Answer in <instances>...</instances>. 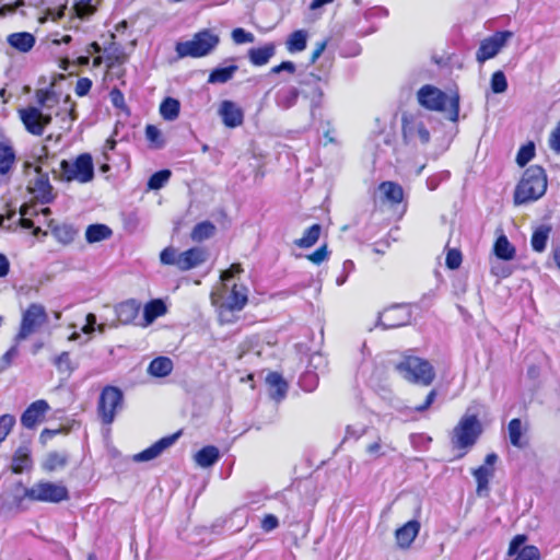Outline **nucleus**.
I'll return each mask as SVG.
<instances>
[{"instance_id": "37", "label": "nucleus", "mask_w": 560, "mask_h": 560, "mask_svg": "<svg viewBox=\"0 0 560 560\" xmlns=\"http://www.w3.org/2000/svg\"><path fill=\"white\" fill-rule=\"evenodd\" d=\"M173 370V362L167 357H158L153 359L148 368L151 375L156 377H165L171 374Z\"/></svg>"}, {"instance_id": "51", "label": "nucleus", "mask_w": 560, "mask_h": 560, "mask_svg": "<svg viewBox=\"0 0 560 560\" xmlns=\"http://www.w3.org/2000/svg\"><path fill=\"white\" fill-rule=\"evenodd\" d=\"M329 255H330V252L328 250V245H327V243H324L316 250L308 254L306 256V259L308 261H311L312 264L318 266V265L323 264L324 261L328 260Z\"/></svg>"}, {"instance_id": "53", "label": "nucleus", "mask_w": 560, "mask_h": 560, "mask_svg": "<svg viewBox=\"0 0 560 560\" xmlns=\"http://www.w3.org/2000/svg\"><path fill=\"white\" fill-rule=\"evenodd\" d=\"M463 261L462 252L457 248H451L446 253L445 265L448 269L455 270L460 267Z\"/></svg>"}, {"instance_id": "38", "label": "nucleus", "mask_w": 560, "mask_h": 560, "mask_svg": "<svg viewBox=\"0 0 560 560\" xmlns=\"http://www.w3.org/2000/svg\"><path fill=\"white\" fill-rule=\"evenodd\" d=\"M508 433L509 441L513 446L523 448L526 445V441L523 440L524 430L521 419L514 418L510 420L508 424Z\"/></svg>"}, {"instance_id": "14", "label": "nucleus", "mask_w": 560, "mask_h": 560, "mask_svg": "<svg viewBox=\"0 0 560 560\" xmlns=\"http://www.w3.org/2000/svg\"><path fill=\"white\" fill-rule=\"evenodd\" d=\"M19 114L26 131L33 136L40 137L51 122L50 115L43 114L39 108L34 106L22 108Z\"/></svg>"}, {"instance_id": "43", "label": "nucleus", "mask_w": 560, "mask_h": 560, "mask_svg": "<svg viewBox=\"0 0 560 560\" xmlns=\"http://www.w3.org/2000/svg\"><path fill=\"white\" fill-rule=\"evenodd\" d=\"M112 230L105 224H91L85 231V238L89 243H96L109 238Z\"/></svg>"}, {"instance_id": "2", "label": "nucleus", "mask_w": 560, "mask_h": 560, "mask_svg": "<svg viewBox=\"0 0 560 560\" xmlns=\"http://www.w3.org/2000/svg\"><path fill=\"white\" fill-rule=\"evenodd\" d=\"M547 174L542 166L527 167L514 190V205H524L541 198L547 190Z\"/></svg>"}, {"instance_id": "62", "label": "nucleus", "mask_w": 560, "mask_h": 560, "mask_svg": "<svg viewBox=\"0 0 560 560\" xmlns=\"http://www.w3.org/2000/svg\"><path fill=\"white\" fill-rule=\"evenodd\" d=\"M365 451L368 454H370L374 458H378V457L385 455V452L383 451L382 439L378 436L376 441H374L373 443H370L366 446Z\"/></svg>"}, {"instance_id": "15", "label": "nucleus", "mask_w": 560, "mask_h": 560, "mask_svg": "<svg viewBox=\"0 0 560 560\" xmlns=\"http://www.w3.org/2000/svg\"><path fill=\"white\" fill-rule=\"evenodd\" d=\"M497 462L498 455L493 452L489 453L486 455L483 464L471 471L476 479V492L478 495H487L489 493V482L494 476Z\"/></svg>"}, {"instance_id": "40", "label": "nucleus", "mask_w": 560, "mask_h": 560, "mask_svg": "<svg viewBox=\"0 0 560 560\" xmlns=\"http://www.w3.org/2000/svg\"><path fill=\"white\" fill-rule=\"evenodd\" d=\"M550 232L551 228L549 225H540L533 232L530 245L535 252L541 253L546 249Z\"/></svg>"}, {"instance_id": "18", "label": "nucleus", "mask_w": 560, "mask_h": 560, "mask_svg": "<svg viewBox=\"0 0 560 560\" xmlns=\"http://www.w3.org/2000/svg\"><path fill=\"white\" fill-rule=\"evenodd\" d=\"M218 114L226 128L234 129L244 122V110L233 101L223 100L219 105Z\"/></svg>"}, {"instance_id": "27", "label": "nucleus", "mask_w": 560, "mask_h": 560, "mask_svg": "<svg viewBox=\"0 0 560 560\" xmlns=\"http://www.w3.org/2000/svg\"><path fill=\"white\" fill-rule=\"evenodd\" d=\"M140 311V303L136 300L120 302L116 308V316L119 323L128 325L135 322Z\"/></svg>"}, {"instance_id": "35", "label": "nucleus", "mask_w": 560, "mask_h": 560, "mask_svg": "<svg viewBox=\"0 0 560 560\" xmlns=\"http://www.w3.org/2000/svg\"><path fill=\"white\" fill-rule=\"evenodd\" d=\"M494 255L502 260H512L515 257V247L510 243L505 235H500L493 245Z\"/></svg>"}, {"instance_id": "31", "label": "nucleus", "mask_w": 560, "mask_h": 560, "mask_svg": "<svg viewBox=\"0 0 560 560\" xmlns=\"http://www.w3.org/2000/svg\"><path fill=\"white\" fill-rule=\"evenodd\" d=\"M220 458V452L214 445H207L199 450L195 455V462L203 468L211 467Z\"/></svg>"}, {"instance_id": "48", "label": "nucleus", "mask_w": 560, "mask_h": 560, "mask_svg": "<svg viewBox=\"0 0 560 560\" xmlns=\"http://www.w3.org/2000/svg\"><path fill=\"white\" fill-rule=\"evenodd\" d=\"M145 137L154 149H161L165 144L160 129L154 125H148L145 127Z\"/></svg>"}, {"instance_id": "13", "label": "nucleus", "mask_w": 560, "mask_h": 560, "mask_svg": "<svg viewBox=\"0 0 560 560\" xmlns=\"http://www.w3.org/2000/svg\"><path fill=\"white\" fill-rule=\"evenodd\" d=\"M35 173L36 176L27 185L28 192L43 205L51 203L56 198V194L54 192L48 174L43 172L39 166L35 167Z\"/></svg>"}, {"instance_id": "60", "label": "nucleus", "mask_w": 560, "mask_h": 560, "mask_svg": "<svg viewBox=\"0 0 560 560\" xmlns=\"http://www.w3.org/2000/svg\"><path fill=\"white\" fill-rule=\"evenodd\" d=\"M279 526V520L273 514H266L261 518L260 527L264 532L269 533Z\"/></svg>"}, {"instance_id": "44", "label": "nucleus", "mask_w": 560, "mask_h": 560, "mask_svg": "<svg viewBox=\"0 0 560 560\" xmlns=\"http://www.w3.org/2000/svg\"><path fill=\"white\" fill-rule=\"evenodd\" d=\"M307 34L303 30L294 31L287 40V49L290 52H299L306 48Z\"/></svg>"}, {"instance_id": "61", "label": "nucleus", "mask_w": 560, "mask_h": 560, "mask_svg": "<svg viewBox=\"0 0 560 560\" xmlns=\"http://www.w3.org/2000/svg\"><path fill=\"white\" fill-rule=\"evenodd\" d=\"M436 396H438L436 389H434V388L431 389L428 393L424 401L422 404L418 405V406H415L413 410L416 412H424V411H427L432 406V404L434 402Z\"/></svg>"}, {"instance_id": "32", "label": "nucleus", "mask_w": 560, "mask_h": 560, "mask_svg": "<svg viewBox=\"0 0 560 560\" xmlns=\"http://www.w3.org/2000/svg\"><path fill=\"white\" fill-rule=\"evenodd\" d=\"M32 457L27 447H19L12 457L11 470L14 474H22L31 468Z\"/></svg>"}, {"instance_id": "22", "label": "nucleus", "mask_w": 560, "mask_h": 560, "mask_svg": "<svg viewBox=\"0 0 560 560\" xmlns=\"http://www.w3.org/2000/svg\"><path fill=\"white\" fill-rule=\"evenodd\" d=\"M402 135L405 138L418 136L420 141L425 144L430 141V132L423 121L418 120L412 115H405L401 120Z\"/></svg>"}, {"instance_id": "36", "label": "nucleus", "mask_w": 560, "mask_h": 560, "mask_svg": "<svg viewBox=\"0 0 560 560\" xmlns=\"http://www.w3.org/2000/svg\"><path fill=\"white\" fill-rule=\"evenodd\" d=\"M167 312L165 303L160 300L149 301L143 308V317L147 325L153 323L158 317L163 316Z\"/></svg>"}, {"instance_id": "45", "label": "nucleus", "mask_w": 560, "mask_h": 560, "mask_svg": "<svg viewBox=\"0 0 560 560\" xmlns=\"http://www.w3.org/2000/svg\"><path fill=\"white\" fill-rule=\"evenodd\" d=\"M54 364L60 373L71 374L75 370L70 353L62 351L59 355L54 359Z\"/></svg>"}, {"instance_id": "23", "label": "nucleus", "mask_w": 560, "mask_h": 560, "mask_svg": "<svg viewBox=\"0 0 560 560\" xmlns=\"http://www.w3.org/2000/svg\"><path fill=\"white\" fill-rule=\"evenodd\" d=\"M381 192V200L390 207H396L402 202L405 192L400 184L393 180H384L377 187Z\"/></svg>"}, {"instance_id": "41", "label": "nucleus", "mask_w": 560, "mask_h": 560, "mask_svg": "<svg viewBox=\"0 0 560 560\" xmlns=\"http://www.w3.org/2000/svg\"><path fill=\"white\" fill-rule=\"evenodd\" d=\"M180 103L174 97H165L160 105L161 116L168 121L175 120L179 116Z\"/></svg>"}, {"instance_id": "4", "label": "nucleus", "mask_w": 560, "mask_h": 560, "mask_svg": "<svg viewBox=\"0 0 560 560\" xmlns=\"http://www.w3.org/2000/svg\"><path fill=\"white\" fill-rule=\"evenodd\" d=\"M220 37L210 28L195 33L189 40L177 42L176 55L179 58H202L210 55L219 45Z\"/></svg>"}, {"instance_id": "64", "label": "nucleus", "mask_w": 560, "mask_h": 560, "mask_svg": "<svg viewBox=\"0 0 560 560\" xmlns=\"http://www.w3.org/2000/svg\"><path fill=\"white\" fill-rule=\"evenodd\" d=\"M24 5L23 0H16L13 3H7L0 7V18H4L9 14H12L15 12V10L20 7Z\"/></svg>"}, {"instance_id": "7", "label": "nucleus", "mask_w": 560, "mask_h": 560, "mask_svg": "<svg viewBox=\"0 0 560 560\" xmlns=\"http://www.w3.org/2000/svg\"><path fill=\"white\" fill-rule=\"evenodd\" d=\"M419 104L432 112H444L447 103L451 106L450 119L457 121L459 114V100L458 96L448 97L447 94L433 85H423L418 91Z\"/></svg>"}, {"instance_id": "56", "label": "nucleus", "mask_w": 560, "mask_h": 560, "mask_svg": "<svg viewBox=\"0 0 560 560\" xmlns=\"http://www.w3.org/2000/svg\"><path fill=\"white\" fill-rule=\"evenodd\" d=\"M300 95V91L296 88L289 89L285 94L281 97L280 104L284 108H290L295 105Z\"/></svg>"}, {"instance_id": "24", "label": "nucleus", "mask_w": 560, "mask_h": 560, "mask_svg": "<svg viewBox=\"0 0 560 560\" xmlns=\"http://www.w3.org/2000/svg\"><path fill=\"white\" fill-rule=\"evenodd\" d=\"M322 80L319 77L311 74L307 79L302 81L303 95L311 102L313 108L322 106L324 92L320 84Z\"/></svg>"}, {"instance_id": "55", "label": "nucleus", "mask_w": 560, "mask_h": 560, "mask_svg": "<svg viewBox=\"0 0 560 560\" xmlns=\"http://www.w3.org/2000/svg\"><path fill=\"white\" fill-rule=\"evenodd\" d=\"M232 39L235 44L253 43L255 37L252 33L245 31L242 27H236L231 33Z\"/></svg>"}, {"instance_id": "8", "label": "nucleus", "mask_w": 560, "mask_h": 560, "mask_svg": "<svg viewBox=\"0 0 560 560\" xmlns=\"http://www.w3.org/2000/svg\"><path fill=\"white\" fill-rule=\"evenodd\" d=\"M124 393L114 385H105L98 396L96 412L104 425H110L124 407Z\"/></svg>"}, {"instance_id": "54", "label": "nucleus", "mask_w": 560, "mask_h": 560, "mask_svg": "<svg viewBox=\"0 0 560 560\" xmlns=\"http://www.w3.org/2000/svg\"><path fill=\"white\" fill-rule=\"evenodd\" d=\"M21 219L20 224L23 229H33V235L37 236L40 233L39 226H34V222L32 219L26 218L27 214H30V207L24 205L20 209Z\"/></svg>"}, {"instance_id": "11", "label": "nucleus", "mask_w": 560, "mask_h": 560, "mask_svg": "<svg viewBox=\"0 0 560 560\" xmlns=\"http://www.w3.org/2000/svg\"><path fill=\"white\" fill-rule=\"evenodd\" d=\"M412 306L410 303H397L385 307L380 314L377 322L386 329L397 328L410 323Z\"/></svg>"}, {"instance_id": "19", "label": "nucleus", "mask_w": 560, "mask_h": 560, "mask_svg": "<svg viewBox=\"0 0 560 560\" xmlns=\"http://www.w3.org/2000/svg\"><path fill=\"white\" fill-rule=\"evenodd\" d=\"M182 435V431H177L174 434L164 436L147 447L145 450L141 451L140 453L136 454L133 456V459L136 462H148L156 458L162 454L163 451L172 446L176 440Z\"/></svg>"}, {"instance_id": "42", "label": "nucleus", "mask_w": 560, "mask_h": 560, "mask_svg": "<svg viewBox=\"0 0 560 560\" xmlns=\"http://www.w3.org/2000/svg\"><path fill=\"white\" fill-rule=\"evenodd\" d=\"M215 233V225L206 220L197 223L191 230L190 237L194 242H202L210 238Z\"/></svg>"}, {"instance_id": "59", "label": "nucleus", "mask_w": 560, "mask_h": 560, "mask_svg": "<svg viewBox=\"0 0 560 560\" xmlns=\"http://www.w3.org/2000/svg\"><path fill=\"white\" fill-rule=\"evenodd\" d=\"M109 98H110L113 106H115L116 108H119L122 110L127 109L124 93L118 88L112 89V91L109 92Z\"/></svg>"}, {"instance_id": "50", "label": "nucleus", "mask_w": 560, "mask_h": 560, "mask_svg": "<svg viewBox=\"0 0 560 560\" xmlns=\"http://www.w3.org/2000/svg\"><path fill=\"white\" fill-rule=\"evenodd\" d=\"M490 86L493 93L501 94L508 90V81L503 71H494L491 75Z\"/></svg>"}, {"instance_id": "29", "label": "nucleus", "mask_w": 560, "mask_h": 560, "mask_svg": "<svg viewBox=\"0 0 560 560\" xmlns=\"http://www.w3.org/2000/svg\"><path fill=\"white\" fill-rule=\"evenodd\" d=\"M69 463V456L66 453L49 452L40 463V468L46 474H52L63 469Z\"/></svg>"}, {"instance_id": "26", "label": "nucleus", "mask_w": 560, "mask_h": 560, "mask_svg": "<svg viewBox=\"0 0 560 560\" xmlns=\"http://www.w3.org/2000/svg\"><path fill=\"white\" fill-rule=\"evenodd\" d=\"M7 43L16 51L26 54L35 46L36 38L30 32H15L7 36Z\"/></svg>"}, {"instance_id": "58", "label": "nucleus", "mask_w": 560, "mask_h": 560, "mask_svg": "<svg viewBox=\"0 0 560 560\" xmlns=\"http://www.w3.org/2000/svg\"><path fill=\"white\" fill-rule=\"evenodd\" d=\"M549 147L550 149L559 154L560 153V120L557 122L556 127L551 130L549 136Z\"/></svg>"}, {"instance_id": "9", "label": "nucleus", "mask_w": 560, "mask_h": 560, "mask_svg": "<svg viewBox=\"0 0 560 560\" xmlns=\"http://www.w3.org/2000/svg\"><path fill=\"white\" fill-rule=\"evenodd\" d=\"M61 177L67 182H91L94 177V166L91 154L82 153L73 162L62 160L60 163Z\"/></svg>"}, {"instance_id": "28", "label": "nucleus", "mask_w": 560, "mask_h": 560, "mask_svg": "<svg viewBox=\"0 0 560 560\" xmlns=\"http://www.w3.org/2000/svg\"><path fill=\"white\" fill-rule=\"evenodd\" d=\"M276 54V45L267 43L260 47L250 48L247 52L250 63L255 67H261L269 62Z\"/></svg>"}, {"instance_id": "34", "label": "nucleus", "mask_w": 560, "mask_h": 560, "mask_svg": "<svg viewBox=\"0 0 560 560\" xmlns=\"http://www.w3.org/2000/svg\"><path fill=\"white\" fill-rule=\"evenodd\" d=\"M320 234L322 225L314 223L304 231L302 237L294 241V245L299 248H310L318 242Z\"/></svg>"}, {"instance_id": "57", "label": "nucleus", "mask_w": 560, "mask_h": 560, "mask_svg": "<svg viewBox=\"0 0 560 560\" xmlns=\"http://www.w3.org/2000/svg\"><path fill=\"white\" fill-rule=\"evenodd\" d=\"M91 88H92V80L84 77V78H79L77 80V83H75V88H74V93L79 96V97H82V96H85L89 94V92L91 91Z\"/></svg>"}, {"instance_id": "17", "label": "nucleus", "mask_w": 560, "mask_h": 560, "mask_svg": "<svg viewBox=\"0 0 560 560\" xmlns=\"http://www.w3.org/2000/svg\"><path fill=\"white\" fill-rule=\"evenodd\" d=\"M49 410L50 406L45 399L33 401L21 415L22 427L28 430L35 429L45 420Z\"/></svg>"}, {"instance_id": "39", "label": "nucleus", "mask_w": 560, "mask_h": 560, "mask_svg": "<svg viewBox=\"0 0 560 560\" xmlns=\"http://www.w3.org/2000/svg\"><path fill=\"white\" fill-rule=\"evenodd\" d=\"M237 70H238V67L234 63L230 65L228 67H223V68H214L210 72L207 81H208V83H211V84L226 83L234 77V74L236 73Z\"/></svg>"}, {"instance_id": "63", "label": "nucleus", "mask_w": 560, "mask_h": 560, "mask_svg": "<svg viewBox=\"0 0 560 560\" xmlns=\"http://www.w3.org/2000/svg\"><path fill=\"white\" fill-rule=\"evenodd\" d=\"M241 272H243L242 265L237 262L232 264L226 270L222 271L220 278L222 281H228Z\"/></svg>"}, {"instance_id": "1", "label": "nucleus", "mask_w": 560, "mask_h": 560, "mask_svg": "<svg viewBox=\"0 0 560 560\" xmlns=\"http://www.w3.org/2000/svg\"><path fill=\"white\" fill-rule=\"evenodd\" d=\"M15 488L23 491L22 494L14 497L13 502L16 508H22L24 501L58 504L70 499L68 488L61 482L42 479L32 487L26 488L23 486L22 481H19Z\"/></svg>"}, {"instance_id": "52", "label": "nucleus", "mask_w": 560, "mask_h": 560, "mask_svg": "<svg viewBox=\"0 0 560 560\" xmlns=\"http://www.w3.org/2000/svg\"><path fill=\"white\" fill-rule=\"evenodd\" d=\"M300 386L304 392L312 393L318 386V376L314 372H305L300 378Z\"/></svg>"}, {"instance_id": "3", "label": "nucleus", "mask_w": 560, "mask_h": 560, "mask_svg": "<svg viewBox=\"0 0 560 560\" xmlns=\"http://www.w3.org/2000/svg\"><path fill=\"white\" fill-rule=\"evenodd\" d=\"M483 432V427L477 415H464L454 427L451 435L453 448L459 450L457 458L464 457L477 443Z\"/></svg>"}, {"instance_id": "33", "label": "nucleus", "mask_w": 560, "mask_h": 560, "mask_svg": "<svg viewBox=\"0 0 560 560\" xmlns=\"http://www.w3.org/2000/svg\"><path fill=\"white\" fill-rule=\"evenodd\" d=\"M16 161L13 147L7 142H0V175H7Z\"/></svg>"}, {"instance_id": "6", "label": "nucleus", "mask_w": 560, "mask_h": 560, "mask_svg": "<svg viewBox=\"0 0 560 560\" xmlns=\"http://www.w3.org/2000/svg\"><path fill=\"white\" fill-rule=\"evenodd\" d=\"M208 258L203 247H191L182 253L168 246L160 253V261L166 266H175L179 271H188L202 265Z\"/></svg>"}, {"instance_id": "10", "label": "nucleus", "mask_w": 560, "mask_h": 560, "mask_svg": "<svg viewBox=\"0 0 560 560\" xmlns=\"http://www.w3.org/2000/svg\"><path fill=\"white\" fill-rule=\"evenodd\" d=\"M48 315L43 305L32 303L22 314L19 331L15 336L16 341H22L36 332L46 322Z\"/></svg>"}, {"instance_id": "46", "label": "nucleus", "mask_w": 560, "mask_h": 560, "mask_svg": "<svg viewBox=\"0 0 560 560\" xmlns=\"http://www.w3.org/2000/svg\"><path fill=\"white\" fill-rule=\"evenodd\" d=\"M172 172L170 170H161L155 172L148 180V188L158 190L161 189L170 179Z\"/></svg>"}, {"instance_id": "30", "label": "nucleus", "mask_w": 560, "mask_h": 560, "mask_svg": "<svg viewBox=\"0 0 560 560\" xmlns=\"http://www.w3.org/2000/svg\"><path fill=\"white\" fill-rule=\"evenodd\" d=\"M267 383L271 387L270 397L276 401L282 400L288 392V383L278 372H271L267 375Z\"/></svg>"}, {"instance_id": "47", "label": "nucleus", "mask_w": 560, "mask_h": 560, "mask_svg": "<svg viewBox=\"0 0 560 560\" xmlns=\"http://www.w3.org/2000/svg\"><path fill=\"white\" fill-rule=\"evenodd\" d=\"M16 423V419L11 413L0 416V445L5 441Z\"/></svg>"}, {"instance_id": "16", "label": "nucleus", "mask_w": 560, "mask_h": 560, "mask_svg": "<svg viewBox=\"0 0 560 560\" xmlns=\"http://www.w3.org/2000/svg\"><path fill=\"white\" fill-rule=\"evenodd\" d=\"M527 536L524 534L515 535L510 541L508 556L511 560H541L539 549L534 545H525Z\"/></svg>"}, {"instance_id": "21", "label": "nucleus", "mask_w": 560, "mask_h": 560, "mask_svg": "<svg viewBox=\"0 0 560 560\" xmlns=\"http://www.w3.org/2000/svg\"><path fill=\"white\" fill-rule=\"evenodd\" d=\"M420 528V522L417 520L408 521L402 526L398 527L395 530V539L397 546L402 550L409 549L417 538Z\"/></svg>"}, {"instance_id": "49", "label": "nucleus", "mask_w": 560, "mask_h": 560, "mask_svg": "<svg viewBox=\"0 0 560 560\" xmlns=\"http://www.w3.org/2000/svg\"><path fill=\"white\" fill-rule=\"evenodd\" d=\"M535 156V144L529 141L522 145L516 154V163L523 167Z\"/></svg>"}, {"instance_id": "12", "label": "nucleus", "mask_w": 560, "mask_h": 560, "mask_svg": "<svg viewBox=\"0 0 560 560\" xmlns=\"http://www.w3.org/2000/svg\"><path fill=\"white\" fill-rule=\"evenodd\" d=\"M512 37L513 33L511 31L494 32L491 36L481 40L476 52V60L479 63H483L495 57Z\"/></svg>"}, {"instance_id": "20", "label": "nucleus", "mask_w": 560, "mask_h": 560, "mask_svg": "<svg viewBox=\"0 0 560 560\" xmlns=\"http://www.w3.org/2000/svg\"><path fill=\"white\" fill-rule=\"evenodd\" d=\"M247 301L248 296L246 287L243 284L234 283L226 298V301L220 306V314L222 315L223 311L240 312L245 307Z\"/></svg>"}, {"instance_id": "5", "label": "nucleus", "mask_w": 560, "mask_h": 560, "mask_svg": "<svg viewBox=\"0 0 560 560\" xmlns=\"http://www.w3.org/2000/svg\"><path fill=\"white\" fill-rule=\"evenodd\" d=\"M396 370L409 383L429 386L435 378V371L432 364L416 355H405L397 364Z\"/></svg>"}, {"instance_id": "25", "label": "nucleus", "mask_w": 560, "mask_h": 560, "mask_svg": "<svg viewBox=\"0 0 560 560\" xmlns=\"http://www.w3.org/2000/svg\"><path fill=\"white\" fill-rule=\"evenodd\" d=\"M126 61V54L118 47H109L105 49V65L107 73L112 72L115 73L118 78L122 77L125 74V69L122 66Z\"/></svg>"}]
</instances>
